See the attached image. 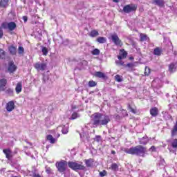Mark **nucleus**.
Listing matches in <instances>:
<instances>
[{
    "label": "nucleus",
    "instance_id": "obj_37",
    "mask_svg": "<svg viewBox=\"0 0 177 177\" xmlns=\"http://www.w3.org/2000/svg\"><path fill=\"white\" fill-rule=\"evenodd\" d=\"M96 85H97V84L96 83V82H95L93 80H91L88 82L89 88H93V87L96 86Z\"/></svg>",
    "mask_w": 177,
    "mask_h": 177
},
{
    "label": "nucleus",
    "instance_id": "obj_38",
    "mask_svg": "<svg viewBox=\"0 0 177 177\" xmlns=\"http://www.w3.org/2000/svg\"><path fill=\"white\" fill-rule=\"evenodd\" d=\"M76 118H80V115L78 114V113L74 112V113L72 114V115H71L70 120H76Z\"/></svg>",
    "mask_w": 177,
    "mask_h": 177
},
{
    "label": "nucleus",
    "instance_id": "obj_49",
    "mask_svg": "<svg viewBox=\"0 0 177 177\" xmlns=\"http://www.w3.org/2000/svg\"><path fill=\"white\" fill-rule=\"evenodd\" d=\"M3 37V30H2V27H0V39Z\"/></svg>",
    "mask_w": 177,
    "mask_h": 177
},
{
    "label": "nucleus",
    "instance_id": "obj_30",
    "mask_svg": "<svg viewBox=\"0 0 177 177\" xmlns=\"http://www.w3.org/2000/svg\"><path fill=\"white\" fill-rule=\"evenodd\" d=\"M84 162L88 167H92L93 165V159L90 158L84 160Z\"/></svg>",
    "mask_w": 177,
    "mask_h": 177
},
{
    "label": "nucleus",
    "instance_id": "obj_61",
    "mask_svg": "<svg viewBox=\"0 0 177 177\" xmlns=\"http://www.w3.org/2000/svg\"><path fill=\"white\" fill-rule=\"evenodd\" d=\"M44 80H45V77H44Z\"/></svg>",
    "mask_w": 177,
    "mask_h": 177
},
{
    "label": "nucleus",
    "instance_id": "obj_39",
    "mask_svg": "<svg viewBox=\"0 0 177 177\" xmlns=\"http://www.w3.org/2000/svg\"><path fill=\"white\" fill-rule=\"evenodd\" d=\"M111 168L112 171H118V165H117V163H113L111 165Z\"/></svg>",
    "mask_w": 177,
    "mask_h": 177
},
{
    "label": "nucleus",
    "instance_id": "obj_27",
    "mask_svg": "<svg viewBox=\"0 0 177 177\" xmlns=\"http://www.w3.org/2000/svg\"><path fill=\"white\" fill-rule=\"evenodd\" d=\"M96 41L98 44H106V42H107V39L104 37H99L97 38Z\"/></svg>",
    "mask_w": 177,
    "mask_h": 177
},
{
    "label": "nucleus",
    "instance_id": "obj_15",
    "mask_svg": "<svg viewBox=\"0 0 177 177\" xmlns=\"http://www.w3.org/2000/svg\"><path fill=\"white\" fill-rule=\"evenodd\" d=\"M6 109L8 113L13 111V110H15V101L12 100L8 102L6 105Z\"/></svg>",
    "mask_w": 177,
    "mask_h": 177
},
{
    "label": "nucleus",
    "instance_id": "obj_40",
    "mask_svg": "<svg viewBox=\"0 0 177 177\" xmlns=\"http://www.w3.org/2000/svg\"><path fill=\"white\" fill-rule=\"evenodd\" d=\"M9 26V23L3 22L1 24V28H4V30H8Z\"/></svg>",
    "mask_w": 177,
    "mask_h": 177
},
{
    "label": "nucleus",
    "instance_id": "obj_31",
    "mask_svg": "<svg viewBox=\"0 0 177 177\" xmlns=\"http://www.w3.org/2000/svg\"><path fill=\"white\" fill-rule=\"evenodd\" d=\"M162 114L163 115L164 120H166V121H168V120H171V115L168 113L167 111H162Z\"/></svg>",
    "mask_w": 177,
    "mask_h": 177
},
{
    "label": "nucleus",
    "instance_id": "obj_48",
    "mask_svg": "<svg viewBox=\"0 0 177 177\" xmlns=\"http://www.w3.org/2000/svg\"><path fill=\"white\" fill-rule=\"evenodd\" d=\"M128 107H129V111L131 113H133L134 114H135V113H136V111H135V109H133V108L131 107V105H129Z\"/></svg>",
    "mask_w": 177,
    "mask_h": 177
},
{
    "label": "nucleus",
    "instance_id": "obj_36",
    "mask_svg": "<svg viewBox=\"0 0 177 177\" xmlns=\"http://www.w3.org/2000/svg\"><path fill=\"white\" fill-rule=\"evenodd\" d=\"M92 55L94 56H97L98 55H100V50L97 48H95L91 51Z\"/></svg>",
    "mask_w": 177,
    "mask_h": 177
},
{
    "label": "nucleus",
    "instance_id": "obj_22",
    "mask_svg": "<svg viewBox=\"0 0 177 177\" xmlns=\"http://www.w3.org/2000/svg\"><path fill=\"white\" fill-rule=\"evenodd\" d=\"M153 55L155 56H160L161 55H162V48L160 47H156V48L153 49Z\"/></svg>",
    "mask_w": 177,
    "mask_h": 177
},
{
    "label": "nucleus",
    "instance_id": "obj_58",
    "mask_svg": "<svg viewBox=\"0 0 177 177\" xmlns=\"http://www.w3.org/2000/svg\"><path fill=\"white\" fill-rule=\"evenodd\" d=\"M166 96H169V94L167 93V94H166Z\"/></svg>",
    "mask_w": 177,
    "mask_h": 177
},
{
    "label": "nucleus",
    "instance_id": "obj_52",
    "mask_svg": "<svg viewBox=\"0 0 177 177\" xmlns=\"http://www.w3.org/2000/svg\"><path fill=\"white\" fill-rule=\"evenodd\" d=\"M22 19H23L25 23H26V21H27V20H28L27 16H24V17H22Z\"/></svg>",
    "mask_w": 177,
    "mask_h": 177
},
{
    "label": "nucleus",
    "instance_id": "obj_29",
    "mask_svg": "<svg viewBox=\"0 0 177 177\" xmlns=\"http://www.w3.org/2000/svg\"><path fill=\"white\" fill-rule=\"evenodd\" d=\"M4 91L6 95H7V96H10V97L13 96V88H8L7 89L6 88Z\"/></svg>",
    "mask_w": 177,
    "mask_h": 177
},
{
    "label": "nucleus",
    "instance_id": "obj_6",
    "mask_svg": "<svg viewBox=\"0 0 177 177\" xmlns=\"http://www.w3.org/2000/svg\"><path fill=\"white\" fill-rule=\"evenodd\" d=\"M168 171H169V168L165 167L162 177H177V165L170 170V174L168 173Z\"/></svg>",
    "mask_w": 177,
    "mask_h": 177
},
{
    "label": "nucleus",
    "instance_id": "obj_11",
    "mask_svg": "<svg viewBox=\"0 0 177 177\" xmlns=\"http://www.w3.org/2000/svg\"><path fill=\"white\" fill-rule=\"evenodd\" d=\"M136 9L137 7L135 5H127L123 8V12H124V13H131V12H135Z\"/></svg>",
    "mask_w": 177,
    "mask_h": 177
},
{
    "label": "nucleus",
    "instance_id": "obj_32",
    "mask_svg": "<svg viewBox=\"0 0 177 177\" xmlns=\"http://www.w3.org/2000/svg\"><path fill=\"white\" fill-rule=\"evenodd\" d=\"M16 28V23L15 22H9L8 23V30L10 31H13Z\"/></svg>",
    "mask_w": 177,
    "mask_h": 177
},
{
    "label": "nucleus",
    "instance_id": "obj_51",
    "mask_svg": "<svg viewBox=\"0 0 177 177\" xmlns=\"http://www.w3.org/2000/svg\"><path fill=\"white\" fill-rule=\"evenodd\" d=\"M149 150L150 151H156V147L151 146Z\"/></svg>",
    "mask_w": 177,
    "mask_h": 177
},
{
    "label": "nucleus",
    "instance_id": "obj_57",
    "mask_svg": "<svg viewBox=\"0 0 177 177\" xmlns=\"http://www.w3.org/2000/svg\"><path fill=\"white\" fill-rule=\"evenodd\" d=\"M111 154H115V151H111Z\"/></svg>",
    "mask_w": 177,
    "mask_h": 177
},
{
    "label": "nucleus",
    "instance_id": "obj_1",
    "mask_svg": "<svg viewBox=\"0 0 177 177\" xmlns=\"http://www.w3.org/2000/svg\"><path fill=\"white\" fill-rule=\"evenodd\" d=\"M111 121V115L95 113L93 115L91 122L95 127L107 125Z\"/></svg>",
    "mask_w": 177,
    "mask_h": 177
},
{
    "label": "nucleus",
    "instance_id": "obj_9",
    "mask_svg": "<svg viewBox=\"0 0 177 177\" xmlns=\"http://www.w3.org/2000/svg\"><path fill=\"white\" fill-rule=\"evenodd\" d=\"M17 70V66L15 64L13 61L8 62L7 71L9 74H14Z\"/></svg>",
    "mask_w": 177,
    "mask_h": 177
},
{
    "label": "nucleus",
    "instance_id": "obj_4",
    "mask_svg": "<svg viewBox=\"0 0 177 177\" xmlns=\"http://www.w3.org/2000/svg\"><path fill=\"white\" fill-rule=\"evenodd\" d=\"M151 86L156 93H157L158 95H161V91H160V88H162V81H161L160 78L157 77L154 80H153L151 83Z\"/></svg>",
    "mask_w": 177,
    "mask_h": 177
},
{
    "label": "nucleus",
    "instance_id": "obj_20",
    "mask_svg": "<svg viewBox=\"0 0 177 177\" xmlns=\"http://www.w3.org/2000/svg\"><path fill=\"white\" fill-rule=\"evenodd\" d=\"M8 50L10 52V54H11L12 56H15L16 55V53H17V47L11 45L8 47Z\"/></svg>",
    "mask_w": 177,
    "mask_h": 177
},
{
    "label": "nucleus",
    "instance_id": "obj_5",
    "mask_svg": "<svg viewBox=\"0 0 177 177\" xmlns=\"http://www.w3.org/2000/svg\"><path fill=\"white\" fill-rule=\"evenodd\" d=\"M68 166L71 169H73V171H85L86 169V167L82 165H80L75 162H68Z\"/></svg>",
    "mask_w": 177,
    "mask_h": 177
},
{
    "label": "nucleus",
    "instance_id": "obj_47",
    "mask_svg": "<svg viewBox=\"0 0 177 177\" xmlns=\"http://www.w3.org/2000/svg\"><path fill=\"white\" fill-rule=\"evenodd\" d=\"M116 64H119V66H124V62L121 61V59L119 61H115Z\"/></svg>",
    "mask_w": 177,
    "mask_h": 177
},
{
    "label": "nucleus",
    "instance_id": "obj_16",
    "mask_svg": "<svg viewBox=\"0 0 177 177\" xmlns=\"http://www.w3.org/2000/svg\"><path fill=\"white\" fill-rule=\"evenodd\" d=\"M127 56H128V53H127L125 50L122 49L120 50L119 55L118 56V59L119 60H122V59H127Z\"/></svg>",
    "mask_w": 177,
    "mask_h": 177
},
{
    "label": "nucleus",
    "instance_id": "obj_28",
    "mask_svg": "<svg viewBox=\"0 0 177 177\" xmlns=\"http://www.w3.org/2000/svg\"><path fill=\"white\" fill-rule=\"evenodd\" d=\"M95 77H97V78H102L103 80L106 78V75L103 73V72H100V71L95 72Z\"/></svg>",
    "mask_w": 177,
    "mask_h": 177
},
{
    "label": "nucleus",
    "instance_id": "obj_26",
    "mask_svg": "<svg viewBox=\"0 0 177 177\" xmlns=\"http://www.w3.org/2000/svg\"><path fill=\"white\" fill-rule=\"evenodd\" d=\"M89 37H91V38H95L96 37H99V31L96 30H93L91 31V32L88 34Z\"/></svg>",
    "mask_w": 177,
    "mask_h": 177
},
{
    "label": "nucleus",
    "instance_id": "obj_45",
    "mask_svg": "<svg viewBox=\"0 0 177 177\" xmlns=\"http://www.w3.org/2000/svg\"><path fill=\"white\" fill-rule=\"evenodd\" d=\"M94 140L99 143L100 140H102V137L100 136H96L95 138H94Z\"/></svg>",
    "mask_w": 177,
    "mask_h": 177
},
{
    "label": "nucleus",
    "instance_id": "obj_59",
    "mask_svg": "<svg viewBox=\"0 0 177 177\" xmlns=\"http://www.w3.org/2000/svg\"><path fill=\"white\" fill-rule=\"evenodd\" d=\"M59 136H60V134H58V136H57V138H59Z\"/></svg>",
    "mask_w": 177,
    "mask_h": 177
},
{
    "label": "nucleus",
    "instance_id": "obj_43",
    "mask_svg": "<svg viewBox=\"0 0 177 177\" xmlns=\"http://www.w3.org/2000/svg\"><path fill=\"white\" fill-rule=\"evenodd\" d=\"M18 53H19V55H22V53H24V48L19 46L18 48Z\"/></svg>",
    "mask_w": 177,
    "mask_h": 177
},
{
    "label": "nucleus",
    "instance_id": "obj_56",
    "mask_svg": "<svg viewBox=\"0 0 177 177\" xmlns=\"http://www.w3.org/2000/svg\"><path fill=\"white\" fill-rule=\"evenodd\" d=\"M35 2H36V3H39V0H35Z\"/></svg>",
    "mask_w": 177,
    "mask_h": 177
},
{
    "label": "nucleus",
    "instance_id": "obj_21",
    "mask_svg": "<svg viewBox=\"0 0 177 177\" xmlns=\"http://www.w3.org/2000/svg\"><path fill=\"white\" fill-rule=\"evenodd\" d=\"M149 113L152 117H157L158 115V108L157 107H152Z\"/></svg>",
    "mask_w": 177,
    "mask_h": 177
},
{
    "label": "nucleus",
    "instance_id": "obj_8",
    "mask_svg": "<svg viewBox=\"0 0 177 177\" xmlns=\"http://www.w3.org/2000/svg\"><path fill=\"white\" fill-rule=\"evenodd\" d=\"M177 70V52H174V62L169 65V71L175 73Z\"/></svg>",
    "mask_w": 177,
    "mask_h": 177
},
{
    "label": "nucleus",
    "instance_id": "obj_19",
    "mask_svg": "<svg viewBox=\"0 0 177 177\" xmlns=\"http://www.w3.org/2000/svg\"><path fill=\"white\" fill-rule=\"evenodd\" d=\"M153 3L157 5L159 8H164L165 6V2L164 0H153Z\"/></svg>",
    "mask_w": 177,
    "mask_h": 177
},
{
    "label": "nucleus",
    "instance_id": "obj_23",
    "mask_svg": "<svg viewBox=\"0 0 177 177\" xmlns=\"http://www.w3.org/2000/svg\"><path fill=\"white\" fill-rule=\"evenodd\" d=\"M9 1L10 0H0V8L6 9L9 6Z\"/></svg>",
    "mask_w": 177,
    "mask_h": 177
},
{
    "label": "nucleus",
    "instance_id": "obj_13",
    "mask_svg": "<svg viewBox=\"0 0 177 177\" xmlns=\"http://www.w3.org/2000/svg\"><path fill=\"white\" fill-rule=\"evenodd\" d=\"M6 84H8V80L2 78L0 80V92H5L6 89Z\"/></svg>",
    "mask_w": 177,
    "mask_h": 177
},
{
    "label": "nucleus",
    "instance_id": "obj_24",
    "mask_svg": "<svg viewBox=\"0 0 177 177\" xmlns=\"http://www.w3.org/2000/svg\"><path fill=\"white\" fill-rule=\"evenodd\" d=\"M22 90H23V84L21 82H19L16 85L15 92L16 93L19 94L21 92Z\"/></svg>",
    "mask_w": 177,
    "mask_h": 177
},
{
    "label": "nucleus",
    "instance_id": "obj_10",
    "mask_svg": "<svg viewBox=\"0 0 177 177\" xmlns=\"http://www.w3.org/2000/svg\"><path fill=\"white\" fill-rule=\"evenodd\" d=\"M112 42H113V44L116 46H120L121 48V46H122L123 44H122V41H121V39H120V37H118V35L117 34H113L111 36Z\"/></svg>",
    "mask_w": 177,
    "mask_h": 177
},
{
    "label": "nucleus",
    "instance_id": "obj_17",
    "mask_svg": "<svg viewBox=\"0 0 177 177\" xmlns=\"http://www.w3.org/2000/svg\"><path fill=\"white\" fill-rule=\"evenodd\" d=\"M149 140H151V138H149V137H147V136H145L142 137V138L139 139V143H140V145H147V142Z\"/></svg>",
    "mask_w": 177,
    "mask_h": 177
},
{
    "label": "nucleus",
    "instance_id": "obj_35",
    "mask_svg": "<svg viewBox=\"0 0 177 177\" xmlns=\"http://www.w3.org/2000/svg\"><path fill=\"white\" fill-rule=\"evenodd\" d=\"M6 56V53H5V50L3 49L0 48V59H5Z\"/></svg>",
    "mask_w": 177,
    "mask_h": 177
},
{
    "label": "nucleus",
    "instance_id": "obj_46",
    "mask_svg": "<svg viewBox=\"0 0 177 177\" xmlns=\"http://www.w3.org/2000/svg\"><path fill=\"white\" fill-rule=\"evenodd\" d=\"M106 175H107V171H106V170L100 172V176L101 177L106 176Z\"/></svg>",
    "mask_w": 177,
    "mask_h": 177
},
{
    "label": "nucleus",
    "instance_id": "obj_54",
    "mask_svg": "<svg viewBox=\"0 0 177 177\" xmlns=\"http://www.w3.org/2000/svg\"><path fill=\"white\" fill-rule=\"evenodd\" d=\"M80 138H85V135H83V136H82V133H80Z\"/></svg>",
    "mask_w": 177,
    "mask_h": 177
},
{
    "label": "nucleus",
    "instance_id": "obj_41",
    "mask_svg": "<svg viewBox=\"0 0 177 177\" xmlns=\"http://www.w3.org/2000/svg\"><path fill=\"white\" fill-rule=\"evenodd\" d=\"M115 80L118 82H122V78H121V75H116L115 77Z\"/></svg>",
    "mask_w": 177,
    "mask_h": 177
},
{
    "label": "nucleus",
    "instance_id": "obj_53",
    "mask_svg": "<svg viewBox=\"0 0 177 177\" xmlns=\"http://www.w3.org/2000/svg\"><path fill=\"white\" fill-rule=\"evenodd\" d=\"M46 172H47L48 174H50V168L48 167V168L46 169Z\"/></svg>",
    "mask_w": 177,
    "mask_h": 177
},
{
    "label": "nucleus",
    "instance_id": "obj_33",
    "mask_svg": "<svg viewBox=\"0 0 177 177\" xmlns=\"http://www.w3.org/2000/svg\"><path fill=\"white\" fill-rule=\"evenodd\" d=\"M62 132L64 135L68 133V124L62 127Z\"/></svg>",
    "mask_w": 177,
    "mask_h": 177
},
{
    "label": "nucleus",
    "instance_id": "obj_18",
    "mask_svg": "<svg viewBox=\"0 0 177 177\" xmlns=\"http://www.w3.org/2000/svg\"><path fill=\"white\" fill-rule=\"evenodd\" d=\"M171 138H177V120L173 127V129L171 130Z\"/></svg>",
    "mask_w": 177,
    "mask_h": 177
},
{
    "label": "nucleus",
    "instance_id": "obj_34",
    "mask_svg": "<svg viewBox=\"0 0 177 177\" xmlns=\"http://www.w3.org/2000/svg\"><path fill=\"white\" fill-rule=\"evenodd\" d=\"M41 52L44 56H47L48 53H49V50H48V48L45 46H41Z\"/></svg>",
    "mask_w": 177,
    "mask_h": 177
},
{
    "label": "nucleus",
    "instance_id": "obj_55",
    "mask_svg": "<svg viewBox=\"0 0 177 177\" xmlns=\"http://www.w3.org/2000/svg\"><path fill=\"white\" fill-rule=\"evenodd\" d=\"M113 2H115V3H118V2H120V0H113Z\"/></svg>",
    "mask_w": 177,
    "mask_h": 177
},
{
    "label": "nucleus",
    "instance_id": "obj_25",
    "mask_svg": "<svg viewBox=\"0 0 177 177\" xmlns=\"http://www.w3.org/2000/svg\"><path fill=\"white\" fill-rule=\"evenodd\" d=\"M46 139L50 143H51V145H55V143H56V138H53L50 134L46 136Z\"/></svg>",
    "mask_w": 177,
    "mask_h": 177
},
{
    "label": "nucleus",
    "instance_id": "obj_42",
    "mask_svg": "<svg viewBox=\"0 0 177 177\" xmlns=\"http://www.w3.org/2000/svg\"><path fill=\"white\" fill-rule=\"evenodd\" d=\"M140 40L141 41H147V35L145 34H141L140 35Z\"/></svg>",
    "mask_w": 177,
    "mask_h": 177
},
{
    "label": "nucleus",
    "instance_id": "obj_50",
    "mask_svg": "<svg viewBox=\"0 0 177 177\" xmlns=\"http://www.w3.org/2000/svg\"><path fill=\"white\" fill-rule=\"evenodd\" d=\"M5 171H6V168H2L0 169L1 175H3L5 174Z\"/></svg>",
    "mask_w": 177,
    "mask_h": 177
},
{
    "label": "nucleus",
    "instance_id": "obj_44",
    "mask_svg": "<svg viewBox=\"0 0 177 177\" xmlns=\"http://www.w3.org/2000/svg\"><path fill=\"white\" fill-rule=\"evenodd\" d=\"M145 75H150V68L145 67Z\"/></svg>",
    "mask_w": 177,
    "mask_h": 177
},
{
    "label": "nucleus",
    "instance_id": "obj_3",
    "mask_svg": "<svg viewBox=\"0 0 177 177\" xmlns=\"http://www.w3.org/2000/svg\"><path fill=\"white\" fill-rule=\"evenodd\" d=\"M57 170L61 174H64V177H70V169L67 168V161L62 160L56 163Z\"/></svg>",
    "mask_w": 177,
    "mask_h": 177
},
{
    "label": "nucleus",
    "instance_id": "obj_14",
    "mask_svg": "<svg viewBox=\"0 0 177 177\" xmlns=\"http://www.w3.org/2000/svg\"><path fill=\"white\" fill-rule=\"evenodd\" d=\"M171 147L173 148H168L169 151L170 153H173L174 154H176V148H177V138H175L171 142Z\"/></svg>",
    "mask_w": 177,
    "mask_h": 177
},
{
    "label": "nucleus",
    "instance_id": "obj_60",
    "mask_svg": "<svg viewBox=\"0 0 177 177\" xmlns=\"http://www.w3.org/2000/svg\"><path fill=\"white\" fill-rule=\"evenodd\" d=\"M167 84H169V82H167Z\"/></svg>",
    "mask_w": 177,
    "mask_h": 177
},
{
    "label": "nucleus",
    "instance_id": "obj_12",
    "mask_svg": "<svg viewBox=\"0 0 177 177\" xmlns=\"http://www.w3.org/2000/svg\"><path fill=\"white\" fill-rule=\"evenodd\" d=\"M3 153L5 154L6 158H8V160L13 158V152H12V150L10 148L3 149Z\"/></svg>",
    "mask_w": 177,
    "mask_h": 177
},
{
    "label": "nucleus",
    "instance_id": "obj_2",
    "mask_svg": "<svg viewBox=\"0 0 177 177\" xmlns=\"http://www.w3.org/2000/svg\"><path fill=\"white\" fill-rule=\"evenodd\" d=\"M124 152L132 156H138V157H146L147 154V149L142 145H137L129 149H124Z\"/></svg>",
    "mask_w": 177,
    "mask_h": 177
},
{
    "label": "nucleus",
    "instance_id": "obj_7",
    "mask_svg": "<svg viewBox=\"0 0 177 177\" xmlns=\"http://www.w3.org/2000/svg\"><path fill=\"white\" fill-rule=\"evenodd\" d=\"M33 67L37 70V71H45L46 70V68L48 67V64L46 62H38L33 64Z\"/></svg>",
    "mask_w": 177,
    "mask_h": 177
}]
</instances>
